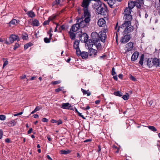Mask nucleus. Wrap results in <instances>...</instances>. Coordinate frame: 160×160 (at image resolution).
Segmentation results:
<instances>
[{
    "instance_id": "f257e3e1",
    "label": "nucleus",
    "mask_w": 160,
    "mask_h": 160,
    "mask_svg": "<svg viewBox=\"0 0 160 160\" xmlns=\"http://www.w3.org/2000/svg\"><path fill=\"white\" fill-rule=\"evenodd\" d=\"M80 40L81 41H83L87 44L88 48L92 47L94 45L97 49L101 48V44L98 39V33L96 32L91 33V38L88 39V37L86 33L79 34Z\"/></svg>"
},
{
    "instance_id": "f03ea898",
    "label": "nucleus",
    "mask_w": 160,
    "mask_h": 160,
    "mask_svg": "<svg viewBox=\"0 0 160 160\" xmlns=\"http://www.w3.org/2000/svg\"><path fill=\"white\" fill-rule=\"evenodd\" d=\"M124 21L122 25L118 28V31L120 28L124 29L126 28L125 32H132L134 29L133 26L131 25V21L132 19V16L131 15H124L123 17Z\"/></svg>"
},
{
    "instance_id": "7ed1b4c3",
    "label": "nucleus",
    "mask_w": 160,
    "mask_h": 160,
    "mask_svg": "<svg viewBox=\"0 0 160 160\" xmlns=\"http://www.w3.org/2000/svg\"><path fill=\"white\" fill-rule=\"evenodd\" d=\"M76 23H77L78 25L80 28H83L86 27H88L89 24V22L90 21L87 18L84 19L81 18H76Z\"/></svg>"
},
{
    "instance_id": "20e7f679",
    "label": "nucleus",
    "mask_w": 160,
    "mask_h": 160,
    "mask_svg": "<svg viewBox=\"0 0 160 160\" xmlns=\"http://www.w3.org/2000/svg\"><path fill=\"white\" fill-rule=\"evenodd\" d=\"M122 30H124L123 31V35H124L123 37L121 38L120 42L122 43H125L128 42L130 40L131 38V32H125V30L126 28H125L124 29H122Z\"/></svg>"
},
{
    "instance_id": "39448f33",
    "label": "nucleus",
    "mask_w": 160,
    "mask_h": 160,
    "mask_svg": "<svg viewBox=\"0 0 160 160\" xmlns=\"http://www.w3.org/2000/svg\"><path fill=\"white\" fill-rule=\"evenodd\" d=\"M108 31L107 29H104L103 30H102L99 32V34H98V39L100 43V40L103 42H105V40L107 38V35L106 32Z\"/></svg>"
},
{
    "instance_id": "423d86ee",
    "label": "nucleus",
    "mask_w": 160,
    "mask_h": 160,
    "mask_svg": "<svg viewBox=\"0 0 160 160\" xmlns=\"http://www.w3.org/2000/svg\"><path fill=\"white\" fill-rule=\"evenodd\" d=\"M81 6L83 8L84 11V16L85 19L88 18L89 20L90 21L91 14L88 11V5L82 4Z\"/></svg>"
},
{
    "instance_id": "0eeeda50",
    "label": "nucleus",
    "mask_w": 160,
    "mask_h": 160,
    "mask_svg": "<svg viewBox=\"0 0 160 160\" xmlns=\"http://www.w3.org/2000/svg\"><path fill=\"white\" fill-rule=\"evenodd\" d=\"M93 7L94 8H96V12L98 14H101V13H103L102 11L103 8L101 4V2L100 1L97 2V3H95L93 5Z\"/></svg>"
},
{
    "instance_id": "6e6552de",
    "label": "nucleus",
    "mask_w": 160,
    "mask_h": 160,
    "mask_svg": "<svg viewBox=\"0 0 160 160\" xmlns=\"http://www.w3.org/2000/svg\"><path fill=\"white\" fill-rule=\"evenodd\" d=\"M133 48V43L132 42H130L126 45L125 47V53L132 50Z\"/></svg>"
},
{
    "instance_id": "1a4fd4ad",
    "label": "nucleus",
    "mask_w": 160,
    "mask_h": 160,
    "mask_svg": "<svg viewBox=\"0 0 160 160\" xmlns=\"http://www.w3.org/2000/svg\"><path fill=\"white\" fill-rule=\"evenodd\" d=\"M92 48H89L88 54L90 56L95 57L97 55V51L96 50L93 49Z\"/></svg>"
},
{
    "instance_id": "9d476101",
    "label": "nucleus",
    "mask_w": 160,
    "mask_h": 160,
    "mask_svg": "<svg viewBox=\"0 0 160 160\" xmlns=\"http://www.w3.org/2000/svg\"><path fill=\"white\" fill-rule=\"evenodd\" d=\"M9 40L10 43H12L15 40L19 41L20 38L18 36L12 34L9 37Z\"/></svg>"
},
{
    "instance_id": "9b49d317",
    "label": "nucleus",
    "mask_w": 160,
    "mask_h": 160,
    "mask_svg": "<svg viewBox=\"0 0 160 160\" xmlns=\"http://www.w3.org/2000/svg\"><path fill=\"white\" fill-rule=\"evenodd\" d=\"M153 66L156 67H160V59L155 58H153Z\"/></svg>"
},
{
    "instance_id": "f8f14e48",
    "label": "nucleus",
    "mask_w": 160,
    "mask_h": 160,
    "mask_svg": "<svg viewBox=\"0 0 160 160\" xmlns=\"http://www.w3.org/2000/svg\"><path fill=\"white\" fill-rule=\"evenodd\" d=\"M106 21L103 18L99 19L98 22V24L99 27H104L106 25Z\"/></svg>"
},
{
    "instance_id": "ddd939ff",
    "label": "nucleus",
    "mask_w": 160,
    "mask_h": 160,
    "mask_svg": "<svg viewBox=\"0 0 160 160\" xmlns=\"http://www.w3.org/2000/svg\"><path fill=\"white\" fill-rule=\"evenodd\" d=\"M139 55V53L137 51L135 52L132 55L131 58V61H134L136 60Z\"/></svg>"
},
{
    "instance_id": "4468645a",
    "label": "nucleus",
    "mask_w": 160,
    "mask_h": 160,
    "mask_svg": "<svg viewBox=\"0 0 160 160\" xmlns=\"http://www.w3.org/2000/svg\"><path fill=\"white\" fill-rule=\"evenodd\" d=\"M79 28L78 25V24L77 23L73 25L71 27L70 31H72L73 32H77L79 29Z\"/></svg>"
},
{
    "instance_id": "2eb2a0df",
    "label": "nucleus",
    "mask_w": 160,
    "mask_h": 160,
    "mask_svg": "<svg viewBox=\"0 0 160 160\" xmlns=\"http://www.w3.org/2000/svg\"><path fill=\"white\" fill-rule=\"evenodd\" d=\"M19 36L20 39L22 38L23 40H26L28 38V35L26 32H23L22 34H19Z\"/></svg>"
},
{
    "instance_id": "dca6fc26",
    "label": "nucleus",
    "mask_w": 160,
    "mask_h": 160,
    "mask_svg": "<svg viewBox=\"0 0 160 160\" xmlns=\"http://www.w3.org/2000/svg\"><path fill=\"white\" fill-rule=\"evenodd\" d=\"M69 105L70 104L68 102L63 103L62 104L61 108L63 109H70V108L71 107V106H69Z\"/></svg>"
},
{
    "instance_id": "f3484780",
    "label": "nucleus",
    "mask_w": 160,
    "mask_h": 160,
    "mask_svg": "<svg viewBox=\"0 0 160 160\" xmlns=\"http://www.w3.org/2000/svg\"><path fill=\"white\" fill-rule=\"evenodd\" d=\"M19 21L17 20L16 19H13L11 20L9 23V24L10 26H11L12 25H17L18 23H19Z\"/></svg>"
},
{
    "instance_id": "a211bd4d",
    "label": "nucleus",
    "mask_w": 160,
    "mask_h": 160,
    "mask_svg": "<svg viewBox=\"0 0 160 160\" xmlns=\"http://www.w3.org/2000/svg\"><path fill=\"white\" fill-rule=\"evenodd\" d=\"M100 0H83L82 4H86L89 5L91 2L92 1H94L96 2H99Z\"/></svg>"
},
{
    "instance_id": "6ab92c4d",
    "label": "nucleus",
    "mask_w": 160,
    "mask_h": 160,
    "mask_svg": "<svg viewBox=\"0 0 160 160\" xmlns=\"http://www.w3.org/2000/svg\"><path fill=\"white\" fill-rule=\"evenodd\" d=\"M135 6V1H129L128 2V7L132 9Z\"/></svg>"
},
{
    "instance_id": "aec40b11",
    "label": "nucleus",
    "mask_w": 160,
    "mask_h": 160,
    "mask_svg": "<svg viewBox=\"0 0 160 160\" xmlns=\"http://www.w3.org/2000/svg\"><path fill=\"white\" fill-rule=\"evenodd\" d=\"M153 59L152 58H148L147 60V64L149 68H151L153 67Z\"/></svg>"
},
{
    "instance_id": "412c9836",
    "label": "nucleus",
    "mask_w": 160,
    "mask_h": 160,
    "mask_svg": "<svg viewBox=\"0 0 160 160\" xmlns=\"http://www.w3.org/2000/svg\"><path fill=\"white\" fill-rule=\"evenodd\" d=\"M132 9L131 8L129 7H126L124 9V15H130Z\"/></svg>"
},
{
    "instance_id": "4be33fe9",
    "label": "nucleus",
    "mask_w": 160,
    "mask_h": 160,
    "mask_svg": "<svg viewBox=\"0 0 160 160\" xmlns=\"http://www.w3.org/2000/svg\"><path fill=\"white\" fill-rule=\"evenodd\" d=\"M88 52L83 51L82 52L80 56L83 59H86L88 58Z\"/></svg>"
},
{
    "instance_id": "5701e85b",
    "label": "nucleus",
    "mask_w": 160,
    "mask_h": 160,
    "mask_svg": "<svg viewBox=\"0 0 160 160\" xmlns=\"http://www.w3.org/2000/svg\"><path fill=\"white\" fill-rule=\"evenodd\" d=\"M79 40H76L74 42L73 48L75 49L79 48Z\"/></svg>"
},
{
    "instance_id": "b1692460",
    "label": "nucleus",
    "mask_w": 160,
    "mask_h": 160,
    "mask_svg": "<svg viewBox=\"0 0 160 160\" xmlns=\"http://www.w3.org/2000/svg\"><path fill=\"white\" fill-rule=\"evenodd\" d=\"M32 25L35 26H38L40 24L38 20L37 19H35L32 21Z\"/></svg>"
},
{
    "instance_id": "393cba45",
    "label": "nucleus",
    "mask_w": 160,
    "mask_h": 160,
    "mask_svg": "<svg viewBox=\"0 0 160 160\" xmlns=\"http://www.w3.org/2000/svg\"><path fill=\"white\" fill-rule=\"evenodd\" d=\"M68 33L69 34L70 37L71 39L72 40H74L76 37L75 34L73 32H72V31H70L68 32Z\"/></svg>"
},
{
    "instance_id": "a878e982",
    "label": "nucleus",
    "mask_w": 160,
    "mask_h": 160,
    "mask_svg": "<svg viewBox=\"0 0 160 160\" xmlns=\"http://www.w3.org/2000/svg\"><path fill=\"white\" fill-rule=\"evenodd\" d=\"M81 90L83 94L84 95L87 94V96H90L91 94L90 92H88L89 90H88V91H87L82 88H81Z\"/></svg>"
},
{
    "instance_id": "bb28decb",
    "label": "nucleus",
    "mask_w": 160,
    "mask_h": 160,
    "mask_svg": "<svg viewBox=\"0 0 160 160\" xmlns=\"http://www.w3.org/2000/svg\"><path fill=\"white\" fill-rule=\"evenodd\" d=\"M108 3L110 7L115 3L116 0H107Z\"/></svg>"
},
{
    "instance_id": "cd10ccee",
    "label": "nucleus",
    "mask_w": 160,
    "mask_h": 160,
    "mask_svg": "<svg viewBox=\"0 0 160 160\" xmlns=\"http://www.w3.org/2000/svg\"><path fill=\"white\" fill-rule=\"evenodd\" d=\"M53 19V18H51V17H49L48 20H46L43 23V26H45L46 25H48L50 21L52 20Z\"/></svg>"
},
{
    "instance_id": "c85d7f7f",
    "label": "nucleus",
    "mask_w": 160,
    "mask_h": 160,
    "mask_svg": "<svg viewBox=\"0 0 160 160\" xmlns=\"http://www.w3.org/2000/svg\"><path fill=\"white\" fill-rule=\"evenodd\" d=\"M144 58V55L143 54H142L140 57V60L139 62V64H140L141 66H142L143 64Z\"/></svg>"
},
{
    "instance_id": "c756f323",
    "label": "nucleus",
    "mask_w": 160,
    "mask_h": 160,
    "mask_svg": "<svg viewBox=\"0 0 160 160\" xmlns=\"http://www.w3.org/2000/svg\"><path fill=\"white\" fill-rule=\"evenodd\" d=\"M16 124V122L15 120H12L8 123V125L9 127H12L14 126Z\"/></svg>"
},
{
    "instance_id": "7c9ffc66",
    "label": "nucleus",
    "mask_w": 160,
    "mask_h": 160,
    "mask_svg": "<svg viewBox=\"0 0 160 160\" xmlns=\"http://www.w3.org/2000/svg\"><path fill=\"white\" fill-rule=\"evenodd\" d=\"M61 0H55V1L52 2V6H58L60 4V2Z\"/></svg>"
},
{
    "instance_id": "2f4dec72",
    "label": "nucleus",
    "mask_w": 160,
    "mask_h": 160,
    "mask_svg": "<svg viewBox=\"0 0 160 160\" xmlns=\"http://www.w3.org/2000/svg\"><path fill=\"white\" fill-rule=\"evenodd\" d=\"M108 9L107 8L105 7V8H103L102 11L103 13H101V14L102 15H106L108 13Z\"/></svg>"
},
{
    "instance_id": "473e14b6",
    "label": "nucleus",
    "mask_w": 160,
    "mask_h": 160,
    "mask_svg": "<svg viewBox=\"0 0 160 160\" xmlns=\"http://www.w3.org/2000/svg\"><path fill=\"white\" fill-rule=\"evenodd\" d=\"M70 152L69 150H60V152L61 154L66 155L69 153Z\"/></svg>"
},
{
    "instance_id": "72a5a7b5",
    "label": "nucleus",
    "mask_w": 160,
    "mask_h": 160,
    "mask_svg": "<svg viewBox=\"0 0 160 160\" xmlns=\"http://www.w3.org/2000/svg\"><path fill=\"white\" fill-rule=\"evenodd\" d=\"M42 108V107H40V106L36 107L34 109V110L31 113V114L34 113L36 112L39 110L40 109H41Z\"/></svg>"
},
{
    "instance_id": "f704fd0d",
    "label": "nucleus",
    "mask_w": 160,
    "mask_h": 160,
    "mask_svg": "<svg viewBox=\"0 0 160 160\" xmlns=\"http://www.w3.org/2000/svg\"><path fill=\"white\" fill-rule=\"evenodd\" d=\"M75 112L78 114V115L82 117L83 119H86V118L85 117H84L83 116V115H82V113H80L78 110L76 108H75Z\"/></svg>"
},
{
    "instance_id": "c9c22d12",
    "label": "nucleus",
    "mask_w": 160,
    "mask_h": 160,
    "mask_svg": "<svg viewBox=\"0 0 160 160\" xmlns=\"http://www.w3.org/2000/svg\"><path fill=\"white\" fill-rule=\"evenodd\" d=\"M114 94L116 96L121 97L122 96V93L118 91L114 92Z\"/></svg>"
},
{
    "instance_id": "e433bc0d",
    "label": "nucleus",
    "mask_w": 160,
    "mask_h": 160,
    "mask_svg": "<svg viewBox=\"0 0 160 160\" xmlns=\"http://www.w3.org/2000/svg\"><path fill=\"white\" fill-rule=\"evenodd\" d=\"M129 98V95L128 93H126L125 95H124L122 97V98L125 100H128Z\"/></svg>"
},
{
    "instance_id": "4c0bfd02",
    "label": "nucleus",
    "mask_w": 160,
    "mask_h": 160,
    "mask_svg": "<svg viewBox=\"0 0 160 160\" xmlns=\"http://www.w3.org/2000/svg\"><path fill=\"white\" fill-rule=\"evenodd\" d=\"M148 128L149 129L153 132H155L157 130L156 128L153 126H148Z\"/></svg>"
},
{
    "instance_id": "58836bf2",
    "label": "nucleus",
    "mask_w": 160,
    "mask_h": 160,
    "mask_svg": "<svg viewBox=\"0 0 160 160\" xmlns=\"http://www.w3.org/2000/svg\"><path fill=\"white\" fill-rule=\"evenodd\" d=\"M61 82V81L60 80H58L55 81H52L51 82V84L53 85H55L57 84H59Z\"/></svg>"
},
{
    "instance_id": "ea45409f",
    "label": "nucleus",
    "mask_w": 160,
    "mask_h": 160,
    "mask_svg": "<svg viewBox=\"0 0 160 160\" xmlns=\"http://www.w3.org/2000/svg\"><path fill=\"white\" fill-rule=\"evenodd\" d=\"M76 53L78 56H80L82 53V52H81L79 48H78L77 49H76Z\"/></svg>"
},
{
    "instance_id": "a19ab883",
    "label": "nucleus",
    "mask_w": 160,
    "mask_h": 160,
    "mask_svg": "<svg viewBox=\"0 0 160 160\" xmlns=\"http://www.w3.org/2000/svg\"><path fill=\"white\" fill-rule=\"evenodd\" d=\"M135 6L138 9H140L141 8V5L140 4L139 2L137 1H135Z\"/></svg>"
},
{
    "instance_id": "79ce46f5",
    "label": "nucleus",
    "mask_w": 160,
    "mask_h": 160,
    "mask_svg": "<svg viewBox=\"0 0 160 160\" xmlns=\"http://www.w3.org/2000/svg\"><path fill=\"white\" fill-rule=\"evenodd\" d=\"M50 38H44V41L46 43H48L50 42Z\"/></svg>"
},
{
    "instance_id": "37998d69",
    "label": "nucleus",
    "mask_w": 160,
    "mask_h": 160,
    "mask_svg": "<svg viewBox=\"0 0 160 160\" xmlns=\"http://www.w3.org/2000/svg\"><path fill=\"white\" fill-rule=\"evenodd\" d=\"M30 46V42H29L24 45V49L25 50H26Z\"/></svg>"
},
{
    "instance_id": "c03bdc74",
    "label": "nucleus",
    "mask_w": 160,
    "mask_h": 160,
    "mask_svg": "<svg viewBox=\"0 0 160 160\" xmlns=\"http://www.w3.org/2000/svg\"><path fill=\"white\" fill-rule=\"evenodd\" d=\"M116 73L115 72V69L114 67H113L112 71H111V74L112 76H114L116 74Z\"/></svg>"
},
{
    "instance_id": "a18cd8bd",
    "label": "nucleus",
    "mask_w": 160,
    "mask_h": 160,
    "mask_svg": "<svg viewBox=\"0 0 160 160\" xmlns=\"http://www.w3.org/2000/svg\"><path fill=\"white\" fill-rule=\"evenodd\" d=\"M6 119V116L3 115H0V120H4Z\"/></svg>"
},
{
    "instance_id": "49530a36",
    "label": "nucleus",
    "mask_w": 160,
    "mask_h": 160,
    "mask_svg": "<svg viewBox=\"0 0 160 160\" xmlns=\"http://www.w3.org/2000/svg\"><path fill=\"white\" fill-rule=\"evenodd\" d=\"M20 47V45L19 44L17 43H16L15 45L14 46L13 49L14 50H16L17 48H18Z\"/></svg>"
},
{
    "instance_id": "de8ad7c7",
    "label": "nucleus",
    "mask_w": 160,
    "mask_h": 160,
    "mask_svg": "<svg viewBox=\"0 0 160 160\" xmlns=\"http://www.w3.org/2000/svg\"><path fill=\"white\" fill-rule=\"evenodd\" d=\"M63 88V87H61L60 88L57 89H55V91L57 92H58L60 91H61L62 90V88Z\"/></svg>"
},
{
    "instance_id": "09e8293b",
    "label": "nucleus",
    "mask_w": 160,
    "mask_h": 160,
    "mask_svg": "<svg viewBox=\"0 0 160 160\" xmlns=\"http://www.w3.org/2000/svg\"><path fill=\"white\" fill-rule=\"evenodd\" d=\"M3 135V131L2 129H0V139H1L2 138Z\"/></svg>"
},
{
    "instance_id": "8fccbe9b",
    "label": "nucleus",
    "mask_w": 160,
    "mask_h": 160,
    "mask_svg": "<svg viewBox=\"0 0 160 160\" xmlns=\"http://www.w3.org/2000/svg\"><path fill=\"white\" fill-rule=\"evenodd\" d=\"M25 12H26V13H27L28 15V16L29 17H30V11H28V10H27L25 8L24 9Z\"/></svg>"
},
{
    "instance_id": "3c124183",
    "label": "nucleus",
    "mask_w": 160,
    "mask_h": 160,
    "mask_svg": "<svg viewBox=\"0 0 160 160\" xmlns=\"http://www.w3.org/2000/svg\"><path fill=\"white\" fill-rule=\"evenodd\" d=\"M130 78L131 80H132V81H135L136 80V79L132 75H130Z\"/></svg>"
},
{
    "instance_id": "603ef678",
    "label": "nucleus",
    "mask_w": 160,
    "mask_h": 160,
    "mask_svg": "<svg viewBox=\"0 0 160 160\" xmlns=\"http://www.w3.org/2000/svg\"><path fill=\"white\" fill-rule=\"evenodd\" d=\"M35 14L34 12L31 11V18H33L35 17Z\"/></svg>"
},
{
    "instance_id": "864d4df0",
    "label": "nucleus",
    "mask_w": 160,
    "mask_h": 160,
    "mask_svg": "<svg viewBox=\"0 0 160 160\" xmlns=\"http://www.w3.org/2000/svg\"><path fill=\"white\" fill-rule=\"evenodd\" d=\"M106 56H107L105 54H104L102 56H100L99 58L101 59H104Z\"/></svg>"
},
{
    "instance_id": "5fc2aeb1",
    "label": "nucleus",
    "mask_w": 160,
    "mask_h": 160,
    "mask_svg": "<svg viewBox=\"0 0 160 160\" xmlns=\"http://www.w3.org/2000/svg\"><path fill=\"white\" fill-rule=\"evenodd\" d=\"M8 64V61L7 60H6L4 62L3 65V68H4L6 65H7Z\"/></svg>"
},
{
    "instance_id": "6e6d98bb",
    "label": "nucleus",
    "mask_w": 160,
    "mask_h": 160,
    "mask_svg": "<svg viewBox=\"0 0 160 160\" xmlns=\"http://www.w3.org/2000/svg\"><path fill=\"white\" fill-rule=\"evenodd\" d=\"M42 121L43 122H47L48 121V119L46 118H43L42 119Z\"/></svg>"
},
{
    "instance_id": "4d7b16f0",
    "label": "nucleus",
    "mask_w": 160,
    "mask_h": 160,
    "mask_svg": "<svg viewBox=\"0 0 160 160\" xmlns=\"http://www.w3.org/2000/svg\"><path fill=\"white\" fill-rule=\"evenodd\" d=\"M62 121L61 120H59L57 121V125H59L62 124Z\"/></svg>"
},
{
    "instance_id": "13d9d810",
    "label": "nucleus",
    "mask_w": 160,
    "mask_h": 160,
    "mask_svg": "<svg viewBox=\"0 0 160 160\" xmlns=\"http://www.w3.org/2000/svg\"><path fill=\"white\" fill-rule=\"evenodd\" d=\"M5 142L7 143H10V142L11 141L9 138H7L5 139Z\"/></svg>"
},
{
    "instance_id": "bf43d9fd",
    "label": "nucleus",
    "mask_w": 160,
    "mask_h": 160,
    "mask_svg": "<svg viewBox=\"0 0 160 160\" xmlns=\"http://www.w3.org/2000/svg\"><path fill=\"white\" fill-rule=\"evenodd\" d=\"M92 141V139H88L84 141V142L86 143L88 142H90Z\"/></svg>"
},
{
    "instance_id": "052dcab7",
    "label": "nucleus",
    "mask_w": 160,
    "mask_h": 160,
    "mask_svg": "<svg viewBox=\"0 0 160 160\" xmlns=\"http://www.w3.org/2000/svg\"><path fill=\"white\" fill-rule=\"evenodd\" d=\"M60 28H61L62 30H64L65 29V27L64 25H62L60 26Z\"/></svg>"
},
{
    "instance_id": "680f3d73",
    "label": "nucleus",
    "mask_w": 160,
    "mask_h": 160,
    "mask_svg": "<svg viewBox=\"0 0 160 160\" xmlns=\"http://www.w3.org/2000/svg\"><path fill=\"white\" fill-rule=\"evenodd\" d=\"M51 122L52 123H57V121L54 119H52L51 120Z\"/></svg>"
},
{
    "instance_id": "e2e57ef3",
    "label": "nucleus",
    "mask_w": 160,
    "mask_h": 160,
    "mask_svg": "<svg viewBox=\"0 0 160 160\" xmlns=\"http://www.w3.org/2000/svg\"><path fill=\"white\" fill-rule=\"evenodd\" d=\"M33 117L34 118H38L39 117V116L38 114H34L33 115Z\"/></svg>"
},
{
    "instance_id": "0e129e2a",
    "label": "nucleus",
    "mask_w": 160,
    "mask_h": 160,
    "mask_svg": "<svg viewBox=\"0 0 160 160\" xmlns=\"http://www.w3.org/2000/svg\"><path fill=\"white\" fill-rule=\"evenodd\" d=\"M113 78L115 80H116V81H117L118 80V77H117V75H115V76H113Z\"/></svg>"
},
{
    "instance_id": "69168bd1",
    "label": "nucleus",
    "mask_w": 160,
    "mask_h": 160,
    "mask_svg": "<svg viewBox=\"0 0 160 160\" xmlns=\"http://www.w3.org/2000/svg\"><path fill=\"white\" fill-rule=\"evenodd\" d=\"M22 113V112H21L19 113L15 114L14 115V116L21 115Z\"/></svg>"
},
{
    "instance_id": "338daca9",
    "label": "nucleus",
    "mask_w": 160,
    "mask_h": 160,
    "mask_svg": "<svg viewBox=\"0 0 160 160\" xmlns=\"http://www.w3.org/2000/svg\"><path fill=\"white\" fill-rule=\"evenodd\" d=\"M118 77L119 78L121 79H122L123 78V75L121 74H119Z\"/></svg>"
},
{
    "instance_id": "774afa93",
    "label": "nucleus",
    "mask_w": 160,
    "mask_h": 160,
    "mask_svg": "<svg viewBox=\"0 0 160 160\" xmlns=\"http://www.w3.org/2000/svg\"><path fill=\"white\" fill-rule=\"evenodd\" d=\"M26 75H22V76L20 77L21 79H23L26 78Z\"/></svg>"
}]
</instances>
